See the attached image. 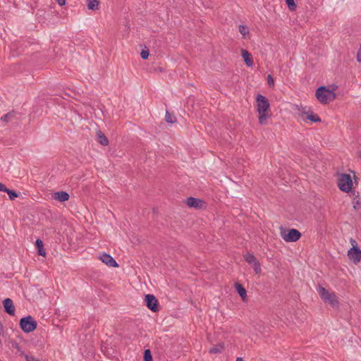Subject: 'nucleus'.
I'll return each mask as SVG.
<instances>
[{
    "label": "nucleus",
    "mask_w": 361,
    "mask_h": 361,
    "mask_svg": "<svg viewBox=\"0 0 361 361\" xmlns=\"http://www.w3.org/2000/svg\"><path fill=\"white\" fill-rule=\"evenodd\" d=\"M257 111L259 113V123L261 125H265L267 123V118L269 116V102L263 95L258 94L256 97Z\"/></svg>",
    "instance_id": "1"
},
{
    "label": "nucleus",
    "mask_w": 361,
    "mask_h": 361,
    "mask_svg": "<svg viewBox=\"0 0 361 361\" xmlns=\"http://www.w3.org/2000/svg\"><path fill=\"white\" fill-rule=\"evenodd\" d=\"M316 97L318 101L324 104L329 103L335 99L336 94L333 90H330L325 86L318 87L315 93Z\"/></svg>",
    "instance_id": "2"
},
{
    "label": "nucleus",
    "mask_w": 361,
    "mask_h": 361,
    "mask_svg": "<svg viewBox=\"0 0 361 361\" xmlns=\"http://www.w3.org/2000/svg\"><path fill=\"white\" fill-rule=\"evenodd\" d=\"M19 325L25 333H30L36 329L37 324L32 316L22 317L20 319Z\"/></svg>",
    "instance_id": "3"
},
{
    "label": "nucleus",
    "mask_w": 361,
    "mask_h": 361,
    "mask_svg": "<svg viewBox=\"0 0 361 361\" xmlns=\"http://www.w3.org/2000/svg\"><path fill=\"white\" fill-rule=\"evenodd\" d=\"M339 189L345 192H349L352 190L353 180L350 175L347 173H341L337 182Z\"/></svg>",
    "instance_id": "4"
},
{
    "label": "nucleus",
    "mask_w": 361,
    "mask_h": 361,
    "mask_svg": "<svg viewBox=\"0 0 361 361\" xmlns=\"http://www.w3.org/2000/svg\"><path fill=\"white\" fill-rule=\"evenodd\" d=\"M301 235V233L295 228L281 229V236L287 243L296 242Z\"/></svg>",
    "instance_id": "5"
},
{
    "label": "nucleus",
    "mask_w": 361,
    "mask_h": 361,
    "mask_svg": "<svg viewBox=\"0 0 361 361\" xmlns=\"http://www.w3.org/2000/svg\"><path fill=\"white\" fill-rule=\"evenodd\" d=\"M145 305L148 309L154 312L159 311V302L154 295L147 294L145 297Z\"/></svg>",
    "instance_id": "6"
},
{
    "label": "nucleus",
    "mask_w": 361,
    "mask_h": 361,
    "mask_svg": "<svg viewBox=\"0 0 361 361\" xmlns=\"http://www.w3.org/2000/svg\"><path fill=\"white\" fill-rule=\"evenodd\" d=\"M348 257L354 264H357L361 261V250L358 246L353 245L348 251Z\"/></svg>",
    "instance_id": "7"
},
{
    "label": "nucleus",
    "mask_w": 361,
    "mask_h": 361,
    "mask_svg": "<svg viewBox=\"0 0 361 361\" xmlns=\"http://www.w3.org/2000/svg\"><path fill=\"white\" fill-rule=\"evenodd\" d=\"M186 204L189 207L202 209L204 206V202L200 199L193 197H188Z\"/></svg>",
    "instance_id": "8"
},
{
    "label": "nucleus",
    "mask_w": 361,
    "mask_h": 361,
    "mask_svg": "<svg viewBox=\"0 0 361 361\" xmlns=\"http://www.w3.org/2000/svg\"><path fill=\"white\" fill-rule=\"evenodd\" d=\"M99 259L101 261L109 266V267H118V264L116 262V261L109 254H106L105 252H103L100 257Z\"/></svg>",
    "instance_id": "9"
},
{
    "label": "nucleus",
    "mask_w": 361,
    "mask_h": 361,
    "mask_svg": "<svg viewBox=\"0 0 361 361\" xmlns=\"http://www.w3.org/2000/svg\"><path fill=\"white\" fill-rule=\"evenodd\" d=\"M4 308V312L11 316L15 314L16 308L13 300L11 298H6L2 302Z\"/></svg>",
    "instance_id": "10"
},
{
    "label": "nucleus",
    "mask_w": 361,
    "mask_h": 361,
    "mask_svg": "<svg viewBox=\"0 0 361 361\" xmlns=\"http://www.w3.org/2000/svg\"><path fill=\"white\" fill-rule=\"evenodd\" d=\"M301 114L306 115L307 119L312 122L317 123L321 121L319 116L317 114H314L312 111L310 110V109H307L306 107L302 108L301 110Z\"/></svg>",
    "instance_id": "11"
},
{
    "label": "nucleus",
    "mask_w": 361,
    "mask_h": 361,
    "mask_svg": "<svg viewBox=\"0 0 361 361\" xmlns=\"http://www.w3.org/2000/svg\"><path fill=\"white\" fill-rule=\"evenodd\" d=\"M53 197L54 200L60 202H63L68 200L70 195L67 192L59 191L54 193Z\"/></svg>",
    "instance_id": "12"
},
{
    "label": "nucleus",
    "mask_w": 361,
    "mask_h": 361,
    "mask_svg": "<svg viewBox=\"0 0 361 361\" xmlns=\"http://www.w3.org/2000/svg\"><path fill=\"white\" fill-rule=\"evenodd\" d=\"M242 56L243 58V60L245 63V64L248 67H251L253 65V60H252V56L250 53H249L245 49H242Z\"/></svg>",
    "instance_id": "13"
},
{
    "label": "nucleus",
    "mask_w": 361,
    "mask_h": 361,
    "mask_svg": "<svg viewBox=\"0 0 361 361\" xmlns=\"http://www.w3.org/2000/svg\"><path fill=\"white\" fill-rule=\"evenodd\" d=\"M324 301L328 302L334 308L338 307L339 305V302L334 293H331Z\"/></svg>",
    "instance_id": "14"
},
{
    "label": "nucleus",
    "mask_w": 361,
    "mask_h": 361,
    "mask_svg": "<svg viewBox=\"0 0 361 361\" xmlns=\"http://www.w3.org/2000/svg\"><path fill=\"white\" fill-rule=\"evenodd\" d=\"M235 287L236 291L238 292L239 295L241 297L242 300L243 301H245L246 299V297H247V292H246L245 288L243 287V286L242 284H240L239 283H236L235 284Z\"/></svg>",
    "instance_id": "15"
},
{
    "label": "nucleus",
    "mask_w": 361,
    "mask_h": 361,
    "mask_svg": "<svg viewBox=\"0 0 361 361\" xmlns=\"http://www.w3.org/2000/svg\"><path fill=\"white\" fill-rule=\"evenodd\" d=\"M97 140L100 145H102L103 146L108 145L109 140L107 139L106 135L101 130L97 131Z\"/></svg>",
    "instance_id": "16"
},
{
    "label": "nucleus",
    "mask_w": 361,
    "mask_h": 361,
    "mask_svg": "<svg viewBox=\"0 0 361 361\" xmlns=\"http://www.w3.org/2000/svg\"><path fill=\"white\" fill-rule=\"evenodd\" d=\"M35 246L37 248L38 254L41 256L44 257L46 255L45 250L43 247V242L40 239H37L35 241Z\"/></svg>",
    "instance_id": "17"
},
{
    "label": "nucleus",
    "mask_w": 361,
    "mask_h": 361,
    "mask_svg": "<svg viewBox=\"0 0 361 361\" xmlns=\"http://www.w3.org/2000/svg\"><path fill=\"white\" fill-rule=\"evenodd\" d=\"M318 293L321 298L324 301L331 293H329L325 288L320 286L318 288Z\"/></svg>",
    "instance_id": "18"
},
{
    "label": "nucleus",
    "mask_w": 361,
    "mask_h": 361,
    "mask_svg": "<svg viewBox=\"0 0 361 361\" xmlns=\"http://www.w3.org/2000/svg\"><path fill=\"white\" fill-rule=\"evenodd\" d=\"M224 345L223 343H218L214 347L209 349V353L211 354L220 353L224 350Z\"/></svg>",
    "instance_id": "19"
},
{
    "label": "nucleus",
    "mask_w": 361,
    "mask_h": 361,
    "mask_svg": "<svg viewBox=\"0 0 361 361\" xmlns=\"http://www.w3.org/2000/svg\"><path fill=\"white\" fill-rule=\"evenodd\" d=\"M245 260L249 264H254L256 262H258L257 258L254 256L253 254L251 253H247L245 256Z\"/></svg>",
    "instance_id": "20"
},
{
    "label": "nucleus",
    "mask_w": 361,
    "mask_h": 361,
    "mask_svg": "<svg viewBox=\"0 0 361 361\" xmlns=\"http://www.w3.org/2000/svg\"><path fill=\"white\" fill-rule=\"evenodd\" d=\"M15 116L16 113L14 111L8 112L2 116L1 120L4 122L8 123L12 121Z\"/></svg>",
    "instance_id": "21"
},
{
    "label": "nucleus",
    "mask_w": 361,
    "mask_h": 361,
    "mask_svg": "<svg viewBox=\"0 0 361 361\" xmlns=\"http://www.w3.org/2000/svg\"><path fill=\"white\" fill-rule=\"evenodd\" d=\"M87 7L90 10H97L99 6V1L98 0H87Z\"/></svg>",
    "instance_id": "22"
},
{
    "label": "nucleus",
    "mask_w": 361,
    "mask_h": 361,
    "mask_svg": "<svg viewBox=\"0 0 361 361\" xmlns=\"http://www.w3.org/2000/svg\"><path fill=\"white\" fill-rule=\"evenodd\" d=\"M165 121L167 123L172 124L176 122V118L173 114H171L170 112L166 111L165 115Z\"/></svg>",
    "instance_id": "23"
},
{
    "label": "nucleus",
    "mask_w": 361,
    "mask_h": 361,
    "mask_svg": "<svg viewBox=\"0 0 361 361\" xmlns=\"http://www.w3.org/2000/svg\"><path fill=\"white\" fill-rule=\"evenodd\" d=\"M239 32L245 38V36L249 34L250 30L247 25H239Z\"/></svg>",
    "instance_id": "24"
},
{
    "label": "nucleus",
    "mask_w": 361,
    "mask_h": 361,
    "mask_svg": "<svg viewBox=\"0 0 361 361\" xmlns=\"http://www.w3.org/2000/svg\"><path fill=\"white\" fill-rule=\"evenodd\" d=\"M5 192L8 194L11 200H13L18 197V194L15 190H11L9 188H7V191Z\"/></svg>",
    "instance_id": "25"
},
{
    "label": "nucleus",
    "mask_w": 361,
    "mask_h": 361,
    "mask_svg": "<svg viewBox=\"0 0 361 361\" xmlns=\"http://www.w3.org/2000/svg\"><path fill=\"white\" fill-rule=\"evenodd\" d=\"M285 1L288 6V8L290 11H295L297 6H296L294 0H285Z\"/></svg>",
    "instance_id": "26"
},
{
    "label": "nucleus",
    "mask_w": 361,
    "mask_h": 361,
    "mask_svg": "<svg viewBox=\"0 0 361 361\" xmlns=\"http://www.w3.org/2000/svg\"><path fill=\"white\" fill-rule=\"evenodd\" d=\"M144 361H153L152 355L149 349L144 351Z\"/></svg>",
    "instance_id": "27"
},
{
    "label": "nucleus",
    "mask_w": 361,
    "mask_h": 361,
    "mask_svg": "<svg viewBox=\"0 0 361 361\" xmlns=\"http://www.w3.org/2000/svg\"><path fill=\"white\" fill-rule=\"evenodd\" d=\"M252 267L256 274H259L261 271V265L259 261L255 264H252Z\"/></svg>",
    "instance_id": "28"
},
{
    "label": "nucleus",
    "mask_w": 361,
    "mask_h": 361,
    "mask_svg": "<svg viewBox=\"0 0 361 361\" xmlns=\"http://www.w3.org/2000/svg\"><path fill=\"white\" fill-rule=\"evenodd\" d=\"M149 53L148 50H142L140 53L141 58L142 59H147L149 57Z\"/></svg>",
    "instance_id": "29"
},
{
    "label": "nucleus",
    "mask_w": 361,
    "mask_h": 361,
    "mask_svg": "<svg viewBox=\"0 0 361 361\" xmlns=\"http://www.w3.org/2000/svg\"><path fill=\"white\" fill-rule=\"evenodd\" d=\"M353 204V207L355 209H359L361 207V202H360V200H357L356 201L354 200Z\"/></svg>",
    "instance_id": "30"
},
{
    "label": "nucleus",
    "mask_w": 361,
    "mask_h": 361,
    "mask_svg": "<svg viewBox=\"0 0 361 361\" xmlns=\"http://www.w3.org/2000/svg\"><path fill=\"white\" fill-rule=\"evenodd\" d=\"M356 59H357V62L361 63V44H360V48L357 52Z\"/></svg>",
    "instance_id": "31"
},
{
    "label": "nucleus",
    "mask_w": 361,
    "mask_h": 361,
    "mask_svg": "<svg viewBox=\"0 0 361 361\" xmlns=\"http://www.w3.org/2000/svg\"><path fill=\"white\" fill-rule=\"evenodd\" d=\"M267 82H268V84H269V85L270 87L274 86V79H273V78L271 77V75H268V77H267Z\"/></svg>",
    "instance_id": "32"
},
{
    "label": "nucleus",
    "mask_w": 361,
    "mask_h": 361,
    "mask_svg": "<svg viewBox=\"0 0 361 361\" xmlns=\"http://www.w3.org/2000/svg\"><path fill=\"white\" fill-rule=\"evenodd\" d=\"M25 360L26 361H39L38 359L34 357L32 355H25Z\"/></svg>",
    "instance_id": "33"
},
{
    "label": "nucleus",
    "mask_w": 361,
    "mask_h": 361,
    "mask_svg": "<svg viewBox=\"0 0 361 361\" xmlns=\"http://www.w3.org/2000/svg\"><path fill=\"white\" fill-rule=\"evenodd\" d=\"M7 188H6V186L4 184L0 183V191L1 192H6V191H7Z\"/></svg>",
    "instance_id": "34"
},
{
    "label": "nucleus",
    "mask_w": 361,
    "mask_h": 361,
    "mask_svg": "<svg viewBox=\"0 0 361 361\" xmlns=\"http://www.w3.org/2000/svg\"><path fill=\"white\" fill-rule=\"evenodd\" d=\"M59 6H63L66 4V0H56Z\"/></svg>",
    "instance_id": "35"
},
{
    "label": "nucleus",
    "mask_w": 361,
    "mask_h": 361,
    "mask_svg": "<svg viewBox=\"0 0 361 361\" xmlns=\"http://www.w3.org/2000/svg\"><path fill=\"white\" fill-rule=\"evenodd\" d=\"M350 242L353 247V245L357 246V242L353 238H350Z\"/></svg>",
    "instance_id": "36"
},
{
    "label": "nucleus",
    "mask_w": 361,
    "mask_h": 361,
    "mask_svg": "<svg viewBox=\"0 0 361 361\" xmlns=\"http://www.w3.org/2000/svg\"><path fill=\"white\" fill-rule=\"evenodd\" d=\"M236 361H244L241 357H237Z\"/></svg>",
    "instance_id": "37"
},
{
    "label": "nucleus",
    "mask_w": 361,
    "mask_h": 361,
    "mask_svg": "<svg viewBox=\"0 0 361 361\" xmlns=\"http://www.w3.org/2000/svg\"><path fill=\"white\" fill-rule=\"evenodd\" d=\"M360 158H361V151L360 152Z\"/></svg>",
    "instance_id": "38"
},
{
    "label": "nucleus",
    "mask_w": 361,
    "mask_h": 361,
    "mask_svg": "<svg viewBox=\"0 0 361 361\" xmlns=\"http://www.w3.org/2000/svg\"><path fill=\"white\" fill-rule=\"evenodd\" d=\"M360 305H361V300H360Z\"/></svg>",
    "instance_id": "39"
},
{
    "label": "nucleus",
    "mask_w": 361,
    "mask_h": 361,
    "mask_svg": "<svg viewBox=\"0 0 361 361\" xmlns=\"http://www.w3.org/2000/svg\"><path fill=\"white\" fill-rule=\"evenodd\" d=\"M0 361H1V360H0Z\"/></svg>",
    "instance_id": "40"
}]
</instances>
